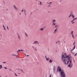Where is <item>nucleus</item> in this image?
<instances>
[{
    "label": "nucleus",
    "instance_id": "f257e3e1",
    "mask_svg": "<svg viewBox=\"0 0 77 77\" xmlns=\"http://www.w3.org/2000/svg\"><path fill=\"white\" fill-rule=\"evenodd\" d=\"M58 69L59 72H60L61 77H65V73L64 72V71L61 69V68L60 67V66H58Z\"/></svg>",
    "mask_w": 77,
    "mask_h": 77
},
{
    "label": "nucleus",
    "instance_id": "f03ea898",
    "mask_svg": "<svg viewBox=\"0 0 77 77\" xmlns=\"http://www.w3.org/2000/svg\"><path fill=\"white\" fill-rule=\"evenodd\" d=\"M63 53L62 55H61V56H62V57L61 58L62 60H63L64 58V59H65L66 58H67V57H66V56H65L64 57V54L63 55Z\"/></svg>",
    "mask_w": 77,
    "mask_h": 77
},
{
    "label": "nucleus",
    "instance_id": "7ed1b4c3",
    "mask_svg": "<svg viewBox=\"0 0 77 77\" xmlns=\"http://www.w3.org/2000/svg\"><path fill=\"white\" fill-rule=\"evenodd\" d=\"M70 57H68V59L69 60L67 61V65H68V63H69V61H70Z\"/></svg>",
    "mask_w": 77,
    "mask_h": 77
},
{
    "label": "nucleus",
    "instance_id": "20e7f679",
    "mask_svg": "<svg viewBox=\"0 0 77 77\" xmlns=\"http://www.w3.org/2000/svg\"><path fill=\"white\" fill-rule=\"evenodd\" d=\"M63 63H64L65 65H66V59H64V60H63Z\"/></svg>",
    "mask_w": 77,
    "mask_h": 77
},
{
    "label": "nucleus",
    "instance_id": "39448f33",
    "mask_svg": "<svg viewBox=\"0 0 77 77\" xmlns=\"http://www.w3.org/2000/svg\"><path fill=\"white\" fill-rule=\"evenodd\" d=\"M39 44V43L37 41H35L33 43V44Z\"/></svg>",
    "mask_w": 77,
    "mask_h": 77
},
{
    "label": "nucleus",
    "instance_id": "423d86ee",
    "mask_svg": "<svg viewBox=\"0 0 77 77\" xmlns=\"http://www.w3.org/2000/svg\"><path fill=\"white\" fill-rule=\"evenodd\" d=\"M13 6H14V8L15 9V10L17 11V7H16V6H15V5H14Z\"/></svg>",
    "mask_w": 77,
    "mask_h": 77
},
{
    "label": "nucleus",
    "instance_id": "0eeeda50",
    "mask_svg": "<svg viewBox=\"0 0 77 77\" xmlns=\"http://www.w3.org/2000/svg\"><path fill=\"white\" fill-rule=\"evenodd\" d=\"M75 45L74 46V48H73L71 50V51H72V50H74V49H75Z\"/></svg>",
    "mask_w": 77,
    "mask_h": 77
},
{
    "label": "nucleus",
    "instance_id": "6e6552de",
    "mask_svg": "<svg viewBox=\"0 0 77 77\" xmlns=\"http://www.w3.org/2000/svg\"><path fill=\"white\" fill-rule=\"evenodd\" d=\"M71 63H69V65H68V67H69V68H70V67H71Z\"/></svg>",
    "mask_w": 77,
    "mask_h": 77
},
{
    "label": "nucleus",
    "instance_id": "1a4fd4ad",
    "mask_svg": "<svg viewBox=\"0 0 77 77\" xmlns=\"http://www.w3.org/2000/svg\"><path fill=\"white\" fill-rule=\"evenodd\" d=\"M74 21V19H73L72 21H71V22H72V23L74 24V23H75V22Z\"/></svg>",
    "mask_w": 77,
    "mask_h": 77
},
{
    "label": "nucleus",
    "instance_id": "9d476101",
    "mask_svg": "<svg viewBox=\"0 0 77 77\" xmlns=\"http://www.w3.org/2000/svg\"><path fill=\"white\" fill-rule=\"evenodd\" d=\"M70 56H71V54H70V55H69L68 56H66V57H67V58L69 57H70Z\"/></svg>",
    "mask_w": 77,
    "mask_h": 77
},
{
    "label": "nucleus",
    "instance_id": "9b49d317",
    "mask_svg": "<svg viewBox=\"0 0 77 77\" xmlns=\"http://www.w3.org/2000/svg\"><path fill=\"white\" fill-rule=\"evenodd\" d=\"M49 59H50V58H49V57L46 58V60L47 61H48L49 60Z\"/></svg>",
    "mask_w": 77,
    "mask_h": 77
},
{
    "label": "nucleus",
    "instance_id": "f8f14e48",
    "mask_svg": "<svg viewBox=\"0 0 77 77\" xmlns=\"http://www.w3.org/2000/svg\"><path fill=\"white\" fill-rule=\"evenodd\" d=\"M73 14L72 13V17L73 18H74V17H75V16L74 15H72Z\"/></svg>",
    "mask_w": 77,
    "mask_h": 77
},
{
    "label": "nucleus",
    "instance_id": "ddd939ff",
    "mask_svg": "<svg viewBox=\"0 0 77 77\" xmlns=\"http://www.w3.org/2000/svg\"><path fill=\"white\" fill-rule=\"evenodd\" d=\"M57 28H56L54 31V33H56V32H57Z\"/></svg>",
    "mask_w": 77,
    "mask_h": 77
},
{
    "label": "nucleus",
    "instance_id": "4468645a",
    "mask_svg": "<svg viewBox=\"0 0 77 77\" xmlns=\"http://www.w3.org/2000/svg\"><path fill=\"white\" fill-rule=\"evenodd\" d=\"M52 21H53L52 23H54V22L55 23L56 22V20L54 19V20H53Z\"/></svg>",
    "mask_w": 77,
    "mask_h": 77
},
{
    "label": "nucleus",
    "instance_id": "2eb2a0df",
    "mask_svg": "<svg viewBox=\"0 0 77 77\" xmlns=\"http://www.w3.org/2000/svg\"><path fill=\"white\" fill-rule=\"evenodd\" d=\"M72 15V13H71L70 14V15L69 16V18H70V17H71V16Z\"/></svg>",
    "mask_w": 77,
    "mask_h": 77
},
{
    "label": "nucleus",
    "instance_id": "dca6fc26",
    "mask_svg": "<svg viewBox=\"0 0 77 77\" xmlns=\"http://www.w3.org/2000/svg\"><path fill=\"white\" fill-rule=\"evenodd\" d=\"M18 38L20 39V35H18Z\"/></svg>",
    "mask_w": 77,
    "mask_h": 77
},
{
    "label": "nucleus",
    "instance_id": "f3484780",
    "mask_svg": "<svg viewBox=\"0 0 77 77\" xmlns=\"http://www.w3.org/2000/svg\"><path fill=\"white\" fill-rule=\"evenodd\" d=\"M49 62H50V63H51V62H52V60H50L49 61Z\"/></svg>",
    "mask_w": 77,
    "mask_h": 77
},
{
    "label": "nucleus",
    "instance_id": "a211bd4d",
    "mask_svg": "<svg viewBox=\"0 0 77 77\" xmlns=\"http://www.w3.org/2000/svg\"><path fill=\"white\" fill-rule=\"evenodd\" d=\"M25 34L26 36H27H27H28V35H27V34L26 33H25Z\"/></svg>",
    "mask_w": 77,
    "mask_h": 77
},
{
    "label": "nucleus",
    "instance_id": "6ab92c4d",
    "mask_svg": "<svg viewBox=\"0 0 77 77\" xmlns=\"http://www.w3.org/2000/svg\"><path fill=\"white\" fill-rule=\"evenodd\" d=\"M57 26H58V25H55V28H57Z\"/></svg>",
    "mask_w": 77,
    "mask_h": 77
},
{
    "label": "nucleus",
    "instance_id": "aec40b11",
    "mask_svg": "<svg viewBox=\"0 0 77 77\" xmlns=\"http://www.w3.org/2000/svg\"><path fill=\"white\" fill-rule=\"evenodd\" d=\"M55 24L56 23H53L52 24V25H53V26H55Z\"/></svg>",
    "mask_w": 77,
    "mask_h": 77
},
{
    "label": "nucleus",
    "instance_id": "412c9836",
    "mask_svg": "<svg viewBox=\"0 0 77 77\" xmlns=\"http://www.w3.org/2000/svg\"><path fill=\"white\" fill-rule=\"evenodd\" d=\"M40 30H41V31H42L43 30H44V28H41Z\"/></svg>",
    "mask_w": 77,
    "mask_h": 77
},
{
    "label": "nucleus",
    "instance_id": "4be33fe9",
    "mask_svg": "<svg viewBox=\"0 0 77 77\" xmlns=\"http://www.w3.org/2000/svg\"><path fill=\"white\" fill-rule=\"evenodd\" d=\"M71 33L72 35L73 34V31H72V32H71Z\"/></svg>",
    "mask_w": 77,
    "mask_h": 77
},
{
    "label": "nucleus",
    "instance_id": "5701e85b",
    "mask_svg": "<svg viewBox=\"0 0 77 77\" xmlns=\"http://www.w3.org/2000/svg\"><path fill=\"white\" fill-rule=\"evenodd\" d=\"M0 69H1L2 68V65H0Z\"/></svg>",
    "mask_w": 77,
    "mask_h": 77
},
{
    "label": "nucleus",
    "instance_id": "b1692460",
    "mask_svg": "<svg viewBox=\"0 0 77 77\" xmlns=\"http://www.w3.org/2000/svg\"><path fill=\"white\" fill-rule=\"evenodd\" d=\"M72 37L73 38V39H74V35H73V34H72Z\"/></svg>",
    "mask_w": 77,
    "mask_h": 77
},
{
    "label": "nucleus",
    "instance_id": "393cba45",
    "mask_svg": "<svg viewBox=\"0 0 77 77\" xmlns=\"http://www.w3.org/2000/svg\"><path fill=\"white\" fill-rule=\"evenodd\" d=\"M77 17L75 18L74 19V20H77Z\"/></svg>",
    "mask_w": 77,
    "mask_h": 77
},
{
    "label": "nucleus",
    "instance_id": "a878e982",
    "mask_svg": "<svg viewBox=\"0 0 77 77\" xmlns=\"http://www.w3.org/2000/svg\"><path fill=\"white\" fill-rule=\"evenodd\" d=\"M7 29H8V30H9V29L8 27V26H7Z\"/></svg>",
    "mask_w": 77,
    "mask_h": 77
},
{
    "label": "nucleus",
    "instance_id": "bb28decb",
    "mask_svg": "<svg viewBox=\"0 0 77 77\" xmlns=\"http://www.w3.org/2000/svg\"><path fill=\"white\" fill-rule=\"evenodd\" d=\"M69 62H70L69 63H72V61H70Z\"/></svg>",
    "mask_w": 77,
    "mask_h": 77
},
{
    "label": "nucleus",
    "instance_id": "cd10ccee",
    "mask_svg": "<svg viewBox=\"0 0 77 77\" xmlns=\"http://www.w3.org/2000/svg\"><path fill=\"white\" fill-rule=\"evenodd\" d=\"M3 63H6V62H2Z\"/></svg>",
    "mask_w": 77,
    "mask_h": 77
},
{
    "label": "nucleus",
    "instance_id": "c85d7f7f",
    "mask_svg": "<svg viewBox=\"0 0 77 77\" xmlns=\"http://www.w3.org/2000/svg\"><path fill=\"white\" fill-rule=\"evenodd\" d=\"M77 53L74 55V56H77Z\"/></svg>",
    "mask_w": 77,
    "mask_h": 77
},
{
    "label": "nucleus",
    "instance_id": "c756f323",
    "mask_svg": "<svg viewBox=\"0 0 77 77\" xmlns=\"http://www.w3.org/2000/svg\"><path fill=\"white\" fill-rule=\"evenodd\" d=\"M72 64L71 65V66H70V68H71V67H72Z\"/></svg>",
    "mask_w": 77,
    "mask_h": 77
},
{
    "label": "nucleus",
    "instance_id": "7c9ffc66",
    "mask_svg": "<svg viewBox=\"0 0 77 77\" xmlns=\"http://www.w3.org/2000/svg\"><path fill=\"white\" fill-rule=\"evenodd\" d=\"M5 69H8V68H7V67H4Z\"/></svg>",
    "mask_w": 77,
    "mask_h": 77
},
{
    "label": "nucleus",
    "instance_id": "2f4dec72",
    "mask_svg": "<svg viewBox=\"0 0 77 77\" xmlns=\"http://www.w3.org/2000/svg\"><path fill=\"white\" fill-rule=\"evenodd\" d=\"M20 51H24V50H23L22 49Z\"/></svg>",
    "mask_w": 77,
    "mask_h": 77
},
{
    "label": "nucleus",
    "instance_id": "473e14b6",
    "mask_svg": "<svg viewBox=\"0 0 77 77\" xmlns=\"http://www.w3.org/2000/svg\"><path fill=\"white\" fill-rule=\"evenodd\" d=\"M75 42L73 44V45H74V44H75Z\"/></svg>",
    "mask_w": 77,
    "mask_h": 77
},
{
    "label": "nucleus",
    "instance_id": "72a5a7b5",
    "mask_svg": "<svg viewBox=\"0 0 77 77\" xmlns=\"http://www.w3.org/2000/svg\"><path fill=\"white\" fill-rule=\"evenodd\" d=\"M54 71H55V69L54 68Z\"/></svg>",
    "mask_w": 77,
    "mask_h": 77
},
{
    "label": "nucleus",
    "instance_id": "f704fd0d",
    "mask_svg": "<svg viewBox=\"0 0 77 77\" xmlns=\"http://www.w3.org/2000/svg\"><path fill=\"white\" fill-rule=\"evenodd\" d=\"M14 74H15V75L17 76H18V75H17V74H16V73H14Z\"/></svg>",
    "mask_w": 77,
    "mask_h": 77
},
{
    "label": "nucleus",
    "instance_id": "c9c22d12",
    "mask_svg": "<svg viewBox=\"0 0 77 77\" xmlns=\"http://www.w3.org/2000/svg\"><path fill=\"white\" fill-rule=\"evenodd\" d=\"M18 51V52H19V51H21V50H19Z\"/></svg>",
    "mask_w": 77,
    "mask_h": 77
},
{
    "label": "nucleus",
    "instance_id": "e433bc0d",
    "mask_svg": "<svg viewBox=\"0 0 77 77\" xmlns=\"http://www.w3.org/2000/svg\"><path fill=\"white\" fill-rule=\"evenodd\" d=\"M58 71H59V70H58V69L57 70V72H58Z\"/></svg>",
    "mask_w": 77,
    "mask_h": 77
},
{
    "label": "nucleus",
    "instance_id": "4c0bfd02",
    "mask_svg": "<svg viewBox=\"0 0 77 77\" xmlns=\"http://www.w3.org/2000/svg\"><path fill=\"white\" fill-rule=\"evenodd\" d=\"M12 56H15L17 57V56L16 55H15V54L13 55Z\"/></svg>",
    "mask_w": 77,
    "mask_h": 77
},
{
    "label": "nucleus",
    "instance_id": "58836bf2",
    "mask_svg": "<svg viewBox=\"0 0 77 77\" xmlns=\"http://www.w3.org/2000/svg\"><path fill=\"white\" fill-rule=\"evenodd\" d=\"M21 71L22 72H23V70H22V69H20Z\"/></svg>",
    "mask_w": 77,
    "mask_h": 77
},
{
    "label": "nucleus",
    "instance_id": "ea45409f",
    "mask_svg": "<svg viewBox=\"0 0 77 77\" xmlns=\"http://www.w3.org/2000/svg\"><path fill=\"white\" fill-rule=\"evenodd\" d=\"M33 14V12H31V13H30V14L31 15V14Z\"/></svg>",
    "mask_w": 77,
    "mask_h": 77
},
{
    "label": "nucleus",
    "instance_id": "a19ab883",
    "mask_svg": "<svg viewBox=\"0 0 77 77\" xmlns=\"http://www.w3.org/2000/svg\"><path fill=\"white\" fill-rule=\"evenodd\" d=\"M50 77H51V74L50 75Z\"/></svg>",
    "mask_w": 77,
    "mask_h": 77
},
{
    "label": "nucleus",
    "instance_id": "79ce46f5",
    "mask_svg": "<svg viewBox=\"0 0 77 77\" xmlns=\"http://www.w3.org/2000/svg\"><path fill=\"white\" fill-rule=\"evenodd\" d=\"M24 13H26V11L25 10H24Z\"/></svg>",
    "mask_w": 77,
    "mask_h": 77
},
{
    "label": "nucleus",
    "instance_id": "37998d69",
    "mask_svg": "<svg viewBox=\"0 0 77 77\" xmlns=\"http://www.w3.org/2000/svg\"><path fill=\"white\" fill-rule=\"evenodd\" d=\"M4 29L5 30H6V29H5V28H4Z\"/></svg>",
    "mask_w": 77,
    "mask_h": 77
},
{
    "label": "nucleus",
    "instance_id": "c03bdc74",
    "mask_svg": "<svg viewBox=\"0 0 77 77\" xmlns=\"http://www.w3.org/2000/svg\"><path fill=\"white\" fill-rule=\"evenodd\" d=\"M70 61H72V59H71L70 60Z\"/></svg>",
    "mask_w": 77,
    "mask_h": 77
},
{
    "label": "nucleus",
    "instance_id": "a18cd8bd",
    "mask_svg": "<svg viewBox=\"0 0 77 77\" xmlns=\"http://www.w3.org/2000/svg\"><path fill=\"white\" fill-rule=\"evenodd\" d=\"M32 47L33 48V49H34V47H33V46H32Z\"/></svg>",
    "mask_w": 77,
    "mask_h": 77
},
{
    "label": "nucleus",
    "instance_id": "49530a36",
    "mask_svg": "<svg viewBox=\"0 0 77 77\" xmlns=\"http://www.w3.org/2000/svg\"><path fill=\"white\" fill-rule=\"evenodd\" d=\"M67 59H68V58H67V59H66V61H65L66 62V61H67Z\"/></svg>",
    "mask_w": 77,
    "mask_h": 77
},
{
    "label": "nucleus",
    "instance_id": "de8ad7c7",
    "mask_svg": "<svg viewBox=\"0 0 77 77\" xmlns=\"http://www.w3.org/2000/svg\"><path fill=\"white\" fill-rule=\"evenodd\" d=\"M21 12H23V9H22V10L21 11Z\"/></svg>",
    "mask_w": 77,
    "mask_h": 77
},
{
    "label": "nucleus",
    "instance_id": "09e8293b",
    "mask_svg": "<svg viewBox=\"0 0 77 77\" xmlns=\"http://www.w3.org/2000/svg\"><path fill=\"white\" fill-rule=\"evenodd\" d=\"M3 27L4 28L5 27V26H4V24H3Z\"/></svg>",
    "mask_w": 77,
    "mask_h": 77
},
{
    "label": "nucleus",
    "instance_id": "8fccbe9b",
    "mask_svg": "<svg viewBox=\"0 0 77 77\" xmlns=\"http://www.w3.org/2000/svg\"><path fill=\"white\" fill-rule=\"evenodd\" d=\"M27 56H29V55H27L26 57H27Z\"/></svg>",
    "mask_w": 77,
    "mask_h": 77
},
{
    "label": "nucleus",
    "instance_id": "3c124183",
    "mask_svg": "<svg viewBox=\"0 0 77 77\" xmlns=\"http://www.w3.org/2000/svg\"><path fill=\"white\" fill-rule=\"evenodd\" d=\"M73 60L74 61V62H75V60H74V59H73Z\"/></svg>",
    "mask_w": 77,
    "mask_h": 77
},
{
    "label": "nucleus",
    "instance_id": "603ef678",
    "mask_svg": "<svg viewBox=\"0 0 77 77\" xmlns=\"http://www.w3.org/2000/svg\"><path fill=\"white\" fill-rule=\"evenodd\" d=\"M70 57V58H71V56H70V57Z\"/></svg>",
    "mask_w": 77,
    "mask_h": 77
},
{
    "label": "nucleus",
    "instance_id": "864d4df0",
    "mask_svg": "<svg viewBox=\"0 0 77 77\" xmlns=\"http://www.w3.org/2000/svg\"><path fill=\"white\" fill-rule=\"evenodd\" d=\"M45 57L46 59V58H47V57L46 56H45Z\"/></svg>",
    "mask_w": 77,
    "mask_h": 77
},
{
    "label": "nucleus",
    "instance_id": "5fc2aeb1",
    "mask_svg": "<svg viewBox=\"0 0 77 77\" xmlns=\"http://www.w3.org/2000/svg\"><path fill=\"white\" fill-rule=\"evenodd\" d=\"M66 53H65V54H64V55H65V54H66Z\"/></svg>",
    "mask_w": 77,
    "mask_h": 77
},
{
    "label": "nucleus",
    "instance_id": "6e6d98bb",
    "mask_svg": "<svg viewBox=\"0 0 77 77\" xmlns=\"http://www.w3.org/2000/svg\"><path fill=\"white\" fill-rule=\"evenodd\" d=\"M21 13L19 14L20 15H21Z\"/></svg>",
    "mask_w": 77,
    "mask_h": 77
},
{
    "label": "nucleus",
    "instance_id": "4d7b16f0",
    "mask_svg": "<svg viewBox=\"0 0 77 77\" xmlns=\"http://www.w3.org/2000/svg\"><path fill=\"white\" fill-rule=\"evenodd\" d=\"M17 34L18 35H19V34H18V33H17Z\"/></svg>",
    "mask_w": 77,
    "mask_h": 77
},
{
    "label": "nucleus",
    "instance_id": "13d9d810",
    "mask_svg": "<svg viewBox=\"0 0 77 77\" xmlns=\"http://www.w3.org/2000/svg\"><path fill=\"white\" fill-rule=\"evenodd\" d=\"M50 6V5H49L48 6V7H49V6Z\"/></svg>",
    "mask_w": 77,
    "mask_h": 77
},
{
    "label": "nucleus",
    "instance_id": "bf43d9fd",
    "mask_svg": "<svg viewBox=\"0 0 77 77\" xmlns=\"http://www.w3.org/2000/svg\"><path fill=\"white\" fill-rule=\"evenodd\" d=\"M42 3H40V5H42Z\"/></svg>",
    "mask_w": 77,
    "mask_h": 77
},
{
    "label": "nucleus",
    "instance_id": "052dcab7",
    "mask_svg": "<svg viewBox=\"0 0 77 77\" xmlns=\"http://www.w3.org/2000/svg\"><path fill=\"white\" fill-rule=\"evenodd\" d=\"M66 56V54H65V56Z\"/></svg>",
    "mask_w": 77,
    "mask_h": 77
},
{
    "label": "nucleus",
    "instance_id": "680f3d73",
    "mask_svg": "<svg viewBox=\"0 0 77 77\" xmlns=\"http://www.w3.org/2000/svg\"><path fill=\"white\" fill-rule=\"evenodd\" d=\"M40 4L42 3V2H40Z\"/></svg>",
    "mask_w": 77,
    "mask_h": 77
},
{
    "label": "nucleus",
    "instance_id": "e2e57ef3",
    "mask_svg": "<svg viewBox=\"0 0 77 77\" xmlns=\"http://www.w3.org/2000/svg\"><path fill=\"white\" fill-rule=\"evenodd\" d=\"M49 3H50V4H51V2H50Z\"/></svg>",
    "mask_w": 77,
    "mask_h": 77
},
{
    "label": "nucleus",
    "instance_id": "0e129e2a",
    "mask_svg": "<svg viewBox=\"0 0 77 77\" xmlns=\"http://www.w3.org/2000/svg\"><path fill=\"white\" fill-rule=\"evenodd\" d=\"M67 61H68V60H69V59H68V58L67 59Z\"/></svg>",
    "mask_w": 77,
    "mask_h": 77
},
{
    "label": "nucleus",
    "instance_id": "69168bd1",
    "mask_svg": "<svg viewBox=\"0 0 77 77\" xmlns=\"http://www.w3.org/2000/svg\"><path fill=\"white\" fill-rule=\"evenodd\" d=\"M24 54H25V55H26V54H25V53H24Z\"/></svg>",
    "mask_w": 77,
    "mask_h": 77
},
{
    "label": "nucleus",
    "instance_id": "338daca9",
    "mask_svg": "<svg viewBox=\"0 0 77 77\" xmlns=\"http://www.w3.org/2000/svg\"><path fill=\"white\" fill-rule=\"evenodd\" d=\"M36 10H37V11H38V9H36Z\"/></svg>",
    "mask_w": 77,
    "mask_h": 77
},
{
    "label": "nucleus",
    "instance_id": "774afa93",
    "mask_svg": "<svg viewBox=\"0 0 77 77\" xmlns=\"http://www.w3.org/2000/svg\"><path fill=\"white\" fill-rule=\"evenodd\" d=\"M17 53H18V51H17Z\"/></svg>",
    "mask_w": 77,
    "mask_h": 77
}]
</instances>
